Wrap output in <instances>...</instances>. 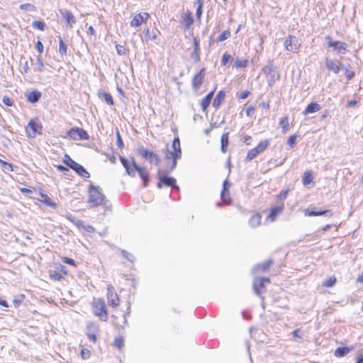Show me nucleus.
I'll return each instance as SVG.
<instances>
[{
  "label": "nucleus",
  "instance_id": "obj_20",
  "mask_svg": "<svg viewBox=\"0 0 363 363\" xmlns=\"http://www.w3.org/2000/svg\"><path fill=\"white\" fill-rule=\"evenodd\" d=\"M272 263H273L272 260H271V259L267 260V261L264 262L263 263L259 264L256 265L255 267H254L253 271L255 272H267L269 269V268L270 267V266L272 264Z\"/></svg>",
  "mask_w": 363,
  "mask_h": 363
},
{
  "label": "nucleus",
  "instance_id": "obj_51",
  "mask_svg": "<svg viewBox=\"0 0 363 363\" xmlns=\"http://www.w3.org/2000/svg\"><path fill=\"white\" fill-rule=\"evenodd\" d=\"M230 186V185L228 179H225L223 183V189L221 191L223 196L225 195V192H229Z\"/></svg>",
  "mask_w": 363,
  "mask_h": 363
},
{
  "label": "nucleus",
  "instance_id": "obj_36",
  "mask_svg": "<svg viewBox=\"0 0 363 363\" xmlns=\"http://www.w3.org/2000/svg\"><path fill=\"white\" fill-rule=\"evenodd\" d=\"M279 125L282 128V132L284 133H286L289 128V120H288L287 117H284V118H281V120L279 121Z\"/></svg>",
  "mask_w": 363,
  "mask_h": 363
},
{
  "label": "nucleus",
  "instance_id": "obj_48",
  "mask_svg": "<svg viewBox=\"0 0 363 363\" xmlns=\"http://www.w3.org/2000/svg\"><path fill=\"white\" fill-rule=\"evenodd\" d=\"M124 340L122 337H116L114 340V345L118 349H121L123 347Z\"/></svg>",
  "mask_w": 363,
  "mask_h": 363
},
{
  "label": "nucleus",
  "instance_id": "obj_8",
  "mask_svg": "<svg viewBox=\"0 0 363 363\" xmlns=\"http://www.w3.org/2000/svg\"><path fill=\"white\" fill-rule=\"evenodd\" d=\"M206 68H201L191 79V87L194 91L197 92L200 90L205 79Z\"/></svg>",
  "mask_w": 363,
  "mask_h": 363
},
{
  "label": "nucleus",
  "instance_id": "obj_2",
  "mask_svg": "<svg viewBox=\"0 0 363 363\" xmlns=\"http://www.w3.org/2000/svg\"><path fill=\"white\" fill-rule=\"evenodd\" d=\"M106 196L102 193L99 187L93 184L89 186V199L88 203L91 207H96L99 206H106Z\"/></svg>",
  "mask_w": 363,
  "mask_h": 363
},
{
  "label": "nucleus",
  "instance_id": "obj_46",
  "mask_svg": "<svg viewBox=\"0 0 363 363\" xmlns=\"http://www.w3.org/2000/svg\"><path fill=\"white\" fill-rule=\"evenodd\" d=\"M121 254L129 262H134V259H135L134 256L132 254H130L128 252H127L126 250H123L121 251Z\"/></svg>",
  "mask_w": 363,
  "mask_h": 363
},
{
  "label": "nucleus",
  "instance_id": "obj_23",
  "mask_svg": "<svg viewBox=\"0 0 363 363\" xmlns=\"http://www.w3.org/2000/svg\"><path fill=\"white\" fill-rule=\"evenodd\" d=\"M225 97V92L223 90L219 91L213 101V107L216 109L218 108L220 106V104L224 100Z\"/></svg>",
  "mask_w": 363,
  "mask_h": 363
},
{
  "label": "nucleus",
  "instance_id": "obj_43",
  "mask_svg": "<svg viewBox=\"0 0 363 363\" xmlns=\"http://www.w3.org/2000/svg\"><path fill=\"white\" fill-rule=\"evenodd\" d=\"M336 282V278L331 277L323 283L325 287H332Z\"/></svg>",
  "mask_w": 363,
  "mask_h": 363
},
{
  "label": "nucleus",
  "instance_id": "obj_6",
  "mask_svg": "<svg viewBox=\"0 0 363 363\" xmlns=\"http://www.w3.org/2000/svg\"><path fill=\"white\" fill-rule=\"evenodd\" d=\"M162 170L160 169L157 171L158 182L157 187L162 189L163 186H170L172 189L179 190V186L177 185V181L174 177H168L167 175H161Z\"/></svg>",
  "mask_w": 363,
  "mask_h": 363
},
{
  "label": "nucleus",
  "instance_id": "obj_17",
  "mask_svg": "<svg viewBox=\"0 0 363 363\" xmlns=\"http://www.w3.org/2000/svg\"><path fill=\"white\" fill-rule=\"evenodd\" d=\"M193 44L194 50L191 52V57L194 60V62H199L200 61V45L198 37H194Z\"/></svg>",
  "mask_w": 363,
  "mask_h": 363
},
{
  "label": "nucleus",
  "instance_id": "obj_1",
  "mask_svg": "<svg viewBox=\"0 0 363 363\" xmlns=\"http://www.w3.org/2000/svg\"><path fill=\"white\" fill-rule=\"evenodd\" d=\"M119 159L122 165L125 168L127 174L131 177H135L136 173H138L143 182V187H147L150 182L148 171L145 167L137 164L134 158H131V160H129L127 158L119 156Z\"/></svg>",
  "mask_w": 363,
  "mask_h": 363
},
{
  "label": "nucleus",
  "instance_id": "obj_15",
  "mask_svg": "<svg viewBox=\"0 0 363 363\" xmlns=\"http://www.w3.org/2000/svg\"><path fill=\"white\" fill-rule=\"evenodd\" d=\"M150 15L148 13L143 12L135 15L130 21L131 27H139L144 22H146L149 18Z\"/></svg>",
  "mask_w": 363,
  "mask_h": 363
},
{
  "label": "nucleus",
  "instance_id": "obj_7",
  "mask_svg": "<svg viewBox=\"0 0 363 363\" xmlns=\"http://www.w3.org/2000/svg\"><path fill=\"white\" fill-rule=\"evenodd\" d=\"M262 72L267 77L269 85L274 84L280 77L279 74L275 71L272 62L269 63L262 68Z\"/></svg>",
  "mask_w": 363,
  "mask_h": 363
},
{
  "label": "nucleus",
  "instance_id": "obj_22",
  "mask_svg": "<svg viewBox=\"0 0 363 363\" xmlns=\"http://www.w3.org/2000/svg\"><path fill=\"white\" fill-rule=\"evenodd\" d=\"M62 15L65 19L67 23L70 27H72V26L75 24L76 18L71 11L65 10V11L62 12Z\"/></svg>",
  "mask_w": 363,
  "mask_h": 363
},
{
  "label": "nucleus",
  "instance_id": "obj_24",
  "mask_svg": "<svg viewBox=\"0 0 363 363\" xmlns=\"http://www.w3.org/2000/svg\"><path fill=\"white\" fill-rule=\"evenodd\" d=\"M215 90L210 91L201 101V106L203 111H205L209 106L213 96L214 94Z\"/></svg>",
  "mask_w": 363,
  "mask_h": 363
},
{
  "label": "nucleus",
  "instance_id": "obj_28",
  "mask_svg": "<svg viewBox=\"0 0 363 363\" xmlns=\"http://www.w3.org/2000/svg\"><path fill=\"white\" fill-rule=\"evenodd\" d=\"M350 349L348 347H340L335 350V356L337 357H343L347 355L350 352Z\"/></svg>",
  "mask_w": 363,
  "mask_h": 363
},
{
  "label": "nucleus",
  "instance_id": "obj_39",
  "mask_svg": "<svg viewBox=\"0 0 363 363\" xmlns=\"http://www.w3.org/2000/svg\"><path fill=\"white\" fill-rule=\"evenodd\" d=\"M231 36V33L229 30H225L222 32L218 37L217 40L219 42L224 41Z\"/></svg>",
  "mask_w": 363,
  "mask_h": 363
},
{
  "label": "nucleus",
  "instance_id": "obj_5",
  "mask_svg": "<svg viewBox=\"0 0 363 363\" xmlns=\"http://www.w3.org/2000/svg\"><path fill=\"white\" fill-rule=\"evenodd\" d=\"M64 162L69 168L74 170L80 177L83 178H89L90 174L85 169V168L74 161L68 155H65Z\"/></svg>",
  "mask_w": 363,
  "mask_h": 363
},
{
  "label": "nucleus",
  "instance_id": "obj_27",
  "mask_svg": "<svg viewBox=\"0 0 363 363\" xmlns=\"http://www.w3.org/2000/svg\"><path fill=\"white\" fill-rule=\"evenodd\" d=\"M262 220V216L259 213H256L252 216L250 219L249 220V224L253 227H257L260 223Z\"/></svg>",
  "mask_w": 363,
  "mask_h": 363
},
{
  "label": "nucleus",
  "instance_id": "obj_53",
  "mask_svg": "<svg viewBox=\"0 0 363 363\" xmlns=\"http://www.w3.org/2000/svg\"><path fill=\"white\" fill-rule=\"evenodd\" d=\"M230 57L231 55L230 54H228V52L224 53L222 57L221 65L225 66L228 64Z\"/></svg>",
  "mask_w": 363,
  "mask_h": 363
},
{
  "label": "nucleus",
  "instance_id": "obj_45",
  "mask_svg": "<svg viewBox=\"0 0 363 363\" xmlns=\"http://www.w3.org/2000/svg\"><path fill=\"white\" fill-rule=\"evenodd\" d=\"M32 26L33 28L38 29L40 30H44L45 25L43 22L40 21H35L32 23Z\"/></svg>",
  "mask_w": 363,
  "mask_h": 363
},
{
  "label": "nucleus",
  "instance_id": "obj_30",
  "mask_svg": "<svg viewBox=\"0 0 363 363\" xmlns=\"http://www.w3.org/2000/svg\"><path fill=\"white\" fill-rule=\"evenodd\" d=\"M182 21L186 28H189L194 23V18L190 13L182 16Z\"/></svg>",
  "mask_w": 363,
  "mask_h": 363
},
{
  "label": "nucleus",
  "instance_id": "obj_52",
  "mask_svg": "<svg viewBox=\"0 0 363 363\" xmlns=\"http://www.w3.org/2000/svg\"><path fill=\"white\" fill-rule=\"evenodd\" d=\"M296 139H297V136L296 135H291L289 138L288 141H287L288 145L290 146L291 147H293L294 145L296 144Z\"/></svg>",
  "mask_w": 363,
  "mask_h": 363
},
{
  "label": "nucleus",
  "instance_id": "obj_63",
  "mask_svg": "<svg viewBox=\"0 0 363 363\" xmlns=\"http://www.w3.org/2000/svg\"><path fill=\"white\" fill-rule=\"evenodd\" d=\"M250 92L249 91H244L238 96V98L239 99H245L247 98L250 96Z\"/></svg>",
  "mask_w": 363,
  "mask_h": 363
},
{
  "label": "nucleus",
  "instance_id": "obj_64",
  "mask_svg": "<svg viewBox=\"0 0 363 363\" xmlns=\"http://www.w3.org/2000/svg\"><path fill=\"white\" fill-rule=\"evenodd\" d=\"M36 49L41 54L43 52V50H44V45L43 44L42 42H40V40H38L36 43Z\"/></svg>",
  "mask_w": 363,
  "mask_h": 363
},
{
  "label": "nucleus",
  "instance_id": "obj_34",
  "mask_svg": "<svg viewBox=\"0 0 363 363\" xmlns=\"http://www.w3.org/2000/svg\"><path fill=\"white\" fill-rule=\"evenodd\" d=\"M32 62L35 69L38 71H41L43 69L44 64L39 57H36L35 60H32Z\"/></svg>",
  "mask_w": 363,
  "mask_h": 363
},
{
  "label": "nucleus",
  "instance_id": "obj_35",
  "mask_svg": "<svg viewBox=\"0 0 363 363\" xmlns=\"http://www.w3.org/2000/svg\"><path fill=\"white\" fill-rule=\"evenodd\" d=\"M269 145V141L267 140L261 141L255 149L259 153L262 152Z\"/></svg>",
  "mask_w": 363,
  "mask_h": 363
},
{
  "label": "nucleus",
  "instance_id": "obj_55",
  "mask_svg": "<svg viewBox=\"0 0 363 363\" xmlns=\"http://www.w3.org/2000/svg\"><path fill=\"white\" fill-rule=\"evenodd\" d=\"M56 270L60 272L62 274H67V270L66 267H65L64 265H62L61 264H58L57 265Z\"/></svg>",
  "mask_w": 363,
  "mask_h": 363
},
{
  "label": "nucleus",
  "instance_id": "obj_47",
  "mask_svg": "<svg viewBox=\"0 0 363 363\" xmlns=\"http://www.w3.org/2000/svg\"><path fill=\"white\" fill-rule=\"evenodd\" d=\"M19 8L22 10H26V11H34L35 9V7L33 4H21Z\"/></svg>",
  "mask_w": 363,
  "mask_h": 363
},
{
  "label": "nucleus",
  "instance_id": "obj_21",
  "mask_svg": "<svg viewBox=\"0 0 363 363\" xmlns=\"http://www.w3.org/2000/svg\"><path fill=\"white\" fill-rule=\"evenodd\" d=\"M320 109V106L317 102H311L305 108L303 111L304 115H308L309 113H316Z\"/></svg>",
  "mask_w": 363,
  "mask_h": 363
},
{
  "label": "nucleus",
  "instance_id": "obj_44",
  "mask_svg": "<svg viewBox=\"0 0 363 363\" xmlns=\"http://www.w3.org/2000/svg\"><path fill=\"white\" fill-rule=\"evenodd\" d=\"M116 50L119 55H124L127 53L126 48L124 46L119 44L116 45Z\"/></svg>",
  "mask_w": 363,
  "mask_h": 363
},
{
  "label": "nucleus",
  "instance_id": "obj_54",
  "mask_svg": "<svg viewBox=\"0 0 363 363\" xmlns=\"http://www.w3.org/2000/svg\"><path fill=\"white\" fill-rule=\"evenodd\" d=\"M176 157V152H174L173 150H169L168 148H167L166 154H165V158L167 160L169 159H174Z\"/></svg>",
  "mask_w": 363,
  "mask_h": 363
},
{
  "label": "nucleus",
  "instance_id": "obj_62",
  "mask_svg": "<svg viewBox=\"0 0 363 363\" xmlns=\"http://www.w3.org/2000/svg\"><path fill=\"white\" fill-rule=\"evenodd\" d=\"M201 14H202V4H199V5H198V7H197L196 11V18L200 20Z\"/></svg>",
  "mask_w": 363,
  "mask_h": 363
},
{
  "label": "nucleus",
  "instance_id": "obj_12",
  "mask_svg": "<svg viewBox=\"0 0 363 363\" xmlns=\"http://www.w3.org/2000/svg\"><path fill=\"white\" fill-rule=\"evenodd\" d=\"M94 311L96 315L99 316L102 320L106 321L108 315L106 311V306L104 301H99L94 306Z\"/></svg>",
  "mask_w": 363,
  "mask_h": 363
},
{
  "label": "nucleus",
  "instance_id": "obj_32",
  "mask_svg": "<svg viewBox=\"0 0 363 363\" xmlns=\"http://www.w3.org/2000/svg\"><path fill=\"white\" fill-rule=\"evenodd\" d=\"M67 46L61 37H59V53L63 56L67 55Z\"/></svg>",
  "mask_w": 363,
  "mask_h": 363
},
{
  "label": "nucleus",
  "instance_id": "obj_31",
  "mask_svg": "<svg viewBox=\"0 0 363 363\" xmlns=\"http://www.w3.org/2000/svg\"><path fill=\"white\" fill-rule=\"evenodd\" d=\"M283 206H276L271 209L270 213L268 216V218H269L271 220H274L277 214L282 211Z\"/></svg>",
  "mask_w": 363,
  "mask_h": 363
},
{
  "label": "nucleus",
  "instance_id": "obj_10",
  "mask_svg": "<svg viewBox=\"0 0 363 363\" xmlns=\"http://www.w3.org/2000/svg\"><path fill=\"white\" fill-rule=\"evenodd\" d=\"M284 47L289 52H296L300 48L298 39L294 35H289L285 40Z\"/></svg>",
  "mask_w": 363,
  "mask_h": 363
},
{
  "label": "nucleus",
  "instance_id": "obj_57",
  "mask_svg": "<svg viewBox=\"0 0 363 363\" xmlns=\"http://www.w3.org/2000/svg\"><path fill=\"white\" fill-rule=\"evenodd\" d=\"M47 206H49L53 209H56L57 207V203L55 201H52L48 196H47Z\"/></svg>",
  "mask_w": 363,
  "mask_h": 363
},
{
  "label": "nucleus",
  "instance_id": "obj_18",
  "mask_svg": "<svg viewBox=\"0 0 363 363\" xmlns=\"http://www.w3.org/2000/svg\"><path fill=\"white\" fill-rule=\"evenodd\" d=\"M305 215L308 216H325L327 217H331L333 216V213L331 210L314 211L306 209Z\"/></svg>",
  "mask_w": 363,
  "mask_h": 363
},
{
  "label": "nucleus",
  "instance_id": "obj_33",
  "mask_svg": "<svg viewBox=\"0 0 363 363\" xmlns=\"http://www.w3.org/2000/svg\"><path fill=\"white\" fill-rule=\"evenodd\" d=\"M50 278L52 280L60 281L63 278V275L57 270L49 271Z\"/></svg>",
  "mask_w": 363,
  "mask_h": 363
},
{
  "label": "nucleus",
  "instance_id": "obj_38",
  "mask_svg": "<svg viewBox=\"0 0 363 363\" xmlns=\"http://www.w3.org/2000/svg\"><path fill=\"white\" fill-rule=\"evenodd\" d=\"M100 97H101V99H104L106 104L109 105L113 104V97L109 93L103 92L101 93Z\"/></svg>",
  "mask_w": 363,
  "mask_h": 363
},
{
  "label": "nucleus",
  "instance_id": "obj_56",
  "mask_svg": "<svg viewBox=\"0 0 363 363\" xmlns=\"http://www.w3.org/2000/svg\"><path fill=\"white\" fill-rule=\"evenodd\" d=\"M116 138H117V140H116L117 146L119 148H123L124 145H123V142L122 138H121V135H120L118 131L116 133Z\"/></svg>",
  "mask_w": 363,
  "mask_h": 363
},
{
  "label": "nucleus",
  "instance_id": "obj_42",
  "mask_svg": "<svg viewBox=\"0 0 363 363\" xmlns=\"http://www.w3.org/2000/svg\"><path fill=\"white\" fill-rule=\"evenodd\" d=\"M68 220H69L71 222H72L77 227H82L83 225V220L77 219L74 216L72 215L67 216Z\"/></svg>",
  "mask_w": 363,
  "mask_h": 363
},
{
  "label": "nucleus",
  "instance_id": "obj_59",
  "mask_svg": "<svg viewBox=\"0 0 363 363\" xmlns=\"http://www.w3.org/2000/svg\"><path fill=\"white\" fill-rule=\"evenodd\" d=\"M81 356L83 359H87L90 357V351L87 349H82Z\"/></svg>",
  "mask_w": 363,
  "mask_h": 363
},
{
  "label": "nucleus",
  "instance_id": "obj_50",
  "mask_svg": "<svg viewBox=\"0 0 363 363\" xmlns=\"http://www.w3.org/2000/svg\"><path fill=\"white\" fill-rule=\"evenodd\" d=\"M220 198H221V200L223 201V202L225 203V204H230L231 202L230 193L228 191L225 193V195L223 196H222V192H221Z\"/></svg>",
  "mask_w": 363,
  "mask_h": 363
},
{
  "label": "nucleus",
  "instance_id": "obj_13",
  "mask_svg": "<svg viewBox=\"0 0 363 363\" xmlns=\"http://www.w3.org/2000/svg\"><path fill=\"white\" fill-rule=\"evenodd\" d=\"M326 40L328 42V46L333 48L334 50L342 54H345L346 52L347 47V43L338 40L333 41L330 36L326 37Z\"/></svg>",
  "mask_w": 363,
  "mask_h": 363
},
{
  "label": "nucleus",
  "instance_id": "obj_14",
  "mask_svg": "<svg viewBox=\"0 0 363 363\" xmlns=\"http://www.w3.org/2000/svg\"><path fill=\"white\" fill-rule=\"evenodd\" d=\"M270 279L267 277L256 278L253 282V290L257 295L261 294L264 291V284L269 283Z\"/></svg>",
  "mask_w": 363,
  "mask_h": 363
},
{
  "label": "nucleus",
  "instance_id": "obj_19",
  "mask_svg": "<svg viewBox=\"0 0 363 363\" xmlns=\"http://www.w3.org/2000/svg\"><path fill=\"white\" fill-rule=\"evenodd\" d=\"M41 96L42 94L40 91L34 90L28 92L26 94V98L28 102L35 104L40 99Z\"/></svg>",
  "mask_w": 363,
  "mask_h": 363
},
{
  "label": "nucleus",
  "instance_id": "obj_16",
  "mask_svg": "<svg viewBox=\"0 0 363 363\" xmlns=\"http://www.w3.org/2000/svg\"><path fill=\"white\" fill-rule=\"evenodd\" d=\"M342 66V65L338 61L333 60L329 58H326L325 60V67L329 71H331L335 74H337L340 70V67Z\"/></svg>",
  "mask_w": 363,
  "mask_h": 363
},
{
  "label": "nucleus",
  "instance_id": "obj_40",
  "mask_svg": "<svg viewBox=\"0 0 363 363\" xmlns=\"http://www.w3.org/2000/svg\"><path fill=\"white\" fill-rule=\"evenodd\" d=\"M257 155H259V152L255 148L250 150L246 156L245 161L252 160L257 156Z\"/></svg>",
  "mask_w": 363,
  "mask_h": 363
},
{
  "label": "nucleus",
  "instance_id": "obj_25",
  "mask_svg": "<svg viewBox=\"0 0 363 363\" xmlns=\"http://www.w3.org/2000/svg\"><path fill=\"white\" fill-rule=\"evenodd\" d=\"M172 150L176 152V156L178 157L182 156V150H181V144H180V140L179 137L174 138L173 143H172Z\"/></svg>",
  "mask_w": 363,
  "mask_h": 363
},
{
  "label": "nucleus",
  "instance_id": "obj_3",
  "mask_svg": "<svg viewBox=\"0 0 363 363\" xmlns=\"http://www.w3.org/2000/svg\"><path fill=\"white\" fill-rule=\"evenodd\" d=\"M26 131L28 138H35L43 133V126L38 118H33L28 122Z\"/></svg>",
  "mask_w": 363,
  "mask_h": 363
},
{
  "label": "nucleus",
  "instance_id": "obj_11",
  "mask_svg": "<svg viewBox=\"0 0 363 363\" xmlns=\"http://www.w3.org/2000/svg\"><path fill=\"white\" fill-rule=\"evenodd\" d=\"M107 299L108 304L113 308L119 306L120 299L115 291V289L111 285H108L107 287Z\"/></svg>",
  "mask_w": 363,
  "mask_h": 363
},
{
  "label": "nucleus",
  "instance_id": "obj_29",
  "mask_svg": "<svg viewBox=\"0 0 363 363\" xmlns=\"http://www.w3.org/2000/svg\"><path fill=\"white\" fill-rule=\"evenodd\" d=\"M158 30L150 31L148 28L144 31L145 40H154L157 37Z\"/></svg>",
  "mask_w": 363,
  "mask_h": 363
},
{
  "label": "nucleus",
  "instance_id": "obj_37",
  "mask_svg": "<svg viewBox=\"0 0 363 363\" xmlns=\"http://www.w3.org/2000/svg\"><path fill=\"white\" fill-rule=\"evenodd\" d=\"M313 175L311 172H306L303 174V184L304 185H308L313 181Z\"/></svg>",
  "mask_w": 363,
  "mask_h": 363
},
{
  "label": "nucleus",
  "instance_id": "obj_26",
  "mask_svg": "<svg viewBox=\"0 0 363 363\" xmlns=\"http://www.w3.org/2000/svg\"><path fill=\"white\" fill-rule=\"evenodd\" d=\"M229 133H225L222 135L220 143H221V147L220 150L221 151L225 153L227 151L228 145L229 143Z\"/></svg>",
  "mask_w": 363,
  "mask_h": 363
},
{
  "label": "nucleus",
  "instance_id": "obj_41",
  "mask_svg": "<svg viewBox=\"0 0 363 363\" xmlns=\"http://www.w3.org/2000/svg\"><path fill=\"white\" fill-rule=\"evenodd\" d=\"M0 164L2 165L3 170L4 172H12L13 170V166L11 163H9L1 159H0Z\"/></svg>",
  "mask_w": 363,
  "mask_h": 363
},
{
  "label": "nucleus",
  "instance_id": "obj_58",
  "mask_svg": "<svg viewBox=\"0 0 363 363\" xmlns=\"http://www.w3.org/2000/svg\"><path fill=\"white\" fill-rule=\"evenodd\" d=\"M345 76H346V78L347 79V80L352 79L354 76V72L347 68L345 69Z\"/></svg>",
  "mask_w": 363,
  "mask_h": 363
},
{
  "label": "nucleus",
  "instance_id": "obj_4",
  "mask_svg": "<svg viewBox=\"0 0 363 363\" xmlns=\"http://www.w3.org/2000/svg\"><path fill=\"white\" fill-rule=\"evenodd\" d=\"M137 152L143 159L147 160L150 164L158 166L161 162L159 155L153 151L145 149L143 146L139 147Z\"/></svg>",
  "mask_w": 363,
  "mask_h": 363
},
{
  "label": "nucleus",
  "instance_id": "obj_9",
  "mask_svg": "<svg viewBox=\"0 0 363 363\" xmlns=\"http://www.w3.org/2000/svg\"><path fill=\"white\" fill-rule=\"evenodd\" d=\"M67 135L73 140H89V135L86 130L80 128H72L67 132Z\"/></svg>",
  "mask_w": 363,
  "mask_h": 363
},
{
  "label": "nucleus",
  "instance_id": "obj_49",
  "mask_svg": "<svg viewBox=\"0 0 363 363\" xmlns=\"http://www.w3.org/2000/svg\"><path fill=\"white\" fill-rule=\"evenodd\" d=\"M247 60H236L235 62V67L236 68H244L247 66Z\"/></svg>",
  "mask_w": 363,
  "mask_h": 363
},
{
  "label": "nucleus",
  "instance_id": "obj_60",
  "mask_svg": "<svg viewBox=\"0 0 363 363\" xmlns=\"http://www.w3.org/2000/svg\"><path fill=\"white\" fill-rule=\"evenodd\" d=\"M2 101L7 106H11L13 105V101L6 96L3 97Z\"/></svg>",
  "mask_w": 363,
  "mask_h": 363
},
{
  "label": "nucleus",
  "instance_id": "obj_61",
  "mask_svg": "<svg viewBox=\"0 0 363 363\" xmlns=\"http://www.w3.org/2000/svg\"><path fill=\"white\" fill-rule=\"evenodd\" d=\"M63 262L69 265L76 266L75 261L69 257H64Z\"/></svg>",
  "mask_w": 363,
  "mask_h": 363
}]
</instances>
